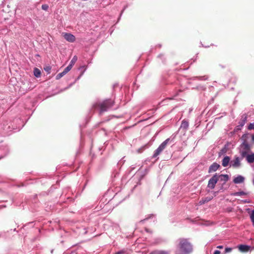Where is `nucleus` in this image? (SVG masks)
Wrapping results in <instances>:
<instances>
[{"instance_id": "4", "label": "nucleus", "mask_w": 254, "mask_h": 254, "mask_svg": "<svg viewBox=\"0 0 254 254\" xmlns=\"http://www.w3.org/2000/svg\"><path fill=\"white\" fill-rule=\"evenodd\" d=\"M178 242V247L183 254H189L192 252V245L188 239L180 238Z\"/></svg>"}, {"instance_id": "12", "label": "nucleus", "mask_w": 254, "mask_h": 254, "mask_svg": "<svg viewBox=\"0 0 254 254\" xmlns=\"http://www.w3.org/2000/svg\"><path fill=\"white\" fill-rule=\"evenodd\" d=\"M220 165L216 162L213 163L209 167L208 172L211 173L216 172L219 168Z\"/></svg>"}, {"instance_id": "43", "label": "nucleus", "mask_w": 254, "mask_h": 254, "mask_svg": "<svg viewBox=\"0 0 254 254\" xmlns=\"http://www.w3.org/2000/svg\"><path fill=\"white\" fill-rule=\"evenodd\" d=\"M217 248L218 249H223V246H221V245H219V246H218L217 247Z\"/></svg>"}, {"instance_id": "19", "label": "nucleus", "mask_w": 254, "mask_h": 254, "mask_svg": "<svg viewBox=\"0 0 254 254\" xmlns=\"http://www.w3.org/2000/svg\"><path fill=\"white\" fill-rule=\"evenodd\" d=\"M248 192H245L244 191H237L231 193V195L233 196H241L243 195H247Z\"/></svg>"}, {"instance_id": "35", "label": "nucleus", "mask_w": 254, "mask_h": 254, "mask_svg": "<svg viewBox=\"0 0 254 254\" xmlns=\"http://www.w3.org/2000/svg\"><path fill=\"white\" fill-rule=\"evenodd\" d=\"M125 253V250H121L117 252L115 254H124Z\"/></svg>"}, {"instance_id": "15", "label": "nucleus", "mask_w": 254, "mask_h": 254, "mask_svg": "<svg viewBox=\"0 0 254 254\" xmlns=\"http://www.w3.org/2000/svg\"><path fill=\"white\" fill-rule=\"evenodd\" d=\"M244 181V177L241 175H238L234 179L233 182L235 184H239L243 183Z\"/></svg>"}, {"instance_id": "40", "label": "nucleus", "mask_w": 254, "mask_h": 254, "mask_svg": "<svg viewBox=\"0 0 254 254\" xmlns=\"http://www.w3.org/2000/svg\"><path fill=\"white\" fill-rule=\"evenodd\" d=\"M242 201L244 203H250V200H248L247 199H245V200H242Z\"/></svg>"}, {"instance_id": "6", "label": "nucleus", "mask_w": 254, "mask_h": 254, "mask_svg": "<svg viewBox=\"0 0 254 254\" xmlns=\"http://www.w3.org/2000/svg\"><path fill=\"white\" fill-rule=\"evenodd\" d=\"M243 158L238 156H235L233 159L231 160L230 162V167H232L234 168H239L241 166V160Z\"/></svg>"}, {"instance_id": "1", "label": "nucleus", "mask_w": 254, "mask_h": 254, "mask_svg": "<svg viewBox=\"0 0 254 254\" xmlns=\"http://www.w3.org/2000/svg\"><path fill=\"white\" fill-rule=\"evenodd\" d=\"M19 119H15L13 121L10 118L2 117L0 119V131L3 135H8L13 130H19L21 129L15 123L20 122Z\"/></svg>"}, {"instance_id": "28", "label": "nucleus", "mask_w": 254, "mask_h": 254, "mask_svg": "<svg viewBox=\"0 0 254 254\" xmlns=\"http://www.w3.org/2000/svg\"><path fill=\"white\" fill-rule=\"evenodd\" d=\"M72 67L71 66V65H68L67 67H66L63 72L66 74L69 71H70Z\"/></svg>"}, {"instance_id": "11", "label": "nucleus", "mask_w": 254, "mask_h": 254, "mask_svg": "<svg viewBox=\"0 0 254 254\" xmlns=\"http://www.w3.org/2000/svg\"><path fill=\"white\" fill-rule=\"evenodd\" d=\"M239 251L241 253H246L251 251V246L247 245H240L238 246Z\"/></svg>"}, {"instance_id": "27", "label": "nucleus", "mask_w": 254, "mask_h": 254, "mask_svg": "<svg viewBox=\"0 0 254 254\" xmlns=\"http://www.w3.org/2000/svg\"><path fill=\"white\" fill-rule=\"evenodd\" d=\"M64 75H65V74L63 71L61 73H59L56 75V79L57 80H59L60 78H61L63 76H64Z\"/></svg>"}, {"instance_id": "14", "label": "nucleus", "mask_w": 254, "mask_h": 254, "mask_svg": "<svg viewBox=\"0 0 254 254\" xmlns=\"http://www.w3.org/2000/svg\"><path fill=\"white\" fill-rule=\"evenodd\" d=\"M142 176H139L137 177L136 176H133V177L131 178V179L130 180V181H134L135 182H136V184L134 185V186L131 189V191H133V190H134L138 185H140L141 184L140 181L142 179Z\"/></svg>"}, {"instance_id": "48", "label": "nucleus", "mask_w": 254, "mask_h": 254, "mask_svg": "<svg viewBox=\"0 0 254 254\" xmlns=\"http://www.w3.org/2000/svg\"><path fill=\"white\" fill-rule=\"evenodd\" d=\"M73 84H71L69 85V87H70Z\"/></svg>"}, {"instance_id": "42", "label": "nucleus", "mask_w": 254, "mask_h": 254, "mask_svg": "<svg viewBox=\"0 0 254 254\" xmlns=\"http://www.w3.org/2000/svg\"><path fill=\"white\" fill-rule=\"evenodd\" d=\"M164 57V55L163 54H160L158 56V58H160L161 59H162V58H163Z\"/></svg>"}, {"instance_id": "31", "label": "nucleus", "mask_w": 254, "mask_h": 254, "mask_svg": "<svg viewBox=\"0 0 254 254\" xmlns=\"http://www.w3.org/2000/svg\"><path fill=\"white\" fill-rule=\"evenodd\" d=\"M249 129H254V122L250 123L248 126Z\"/></svg>"}, {"instance_id": "17", "label": "nucleus", "mask_w": 254, "mask_h": 254, "mask_svg": "<svg viewBox=\"0 0 254 254\" xmlns=\"http://www.w3.org/2000/svg\"><path fill=\"white\" fill-rule=\"evenodd\" d=\"M245 157H246V160L249 163L254 162V153H252L250 154H247Z\"/></svg>"}, {"instance_id": "25", "label": "nucleus", "mask_w": 254, "mask_h": 254, "mask_svg": "<svg viewBox=\"0 0 254 254\" xmlns=\"http://www.w3.org/2000/svg\"><path fill=\"white\" fill-rule=\"evenodd\" d=\"M77 58L76 56H74L73 58L72 59V60H71L69 65H71V66L72 67L73 66V65L75 64V63H76V62L77 61Z\"/></svg>"}, {"instance_id": "21", "label": "nucleus", "mask_w": 254, "mask_h": 254, "mask_svg": "<svg viewBox=\"0 0 254 254\" xmlns=\"http://www.w3.org/2000/svg\"><path fill=\"white\" fill-rule=\"evenodd\" d=\"M84 68V69L83 70V71L81 72L80 74L76 78V79L75 80V82H76L77 80H79L81 78V77L83 75L84 72L85 71V70L86 69V67H85V66H84V65L80 66L79 68V70H81V69Z\"/></svg>"}, {"instance_id": "47", "label": "nucleus", "mask_w": 254, "mask_h": 254, "mask_svg": "<svg viewBox=\"0 0 254 254\" xmlns=\"http://www.w3.org/2000/svg\"><path fill=\"white\" fill-rule=\"evenodd\" d=\"M87 183V182H86V184H85L84 186V188H85V186L86 185Z\"/></svg>"}, {"instance_id": "49", "label": "nucleus", "mask_w": 254, "mask_h": 254, "mask_svg": "<svg viewBox=\"0 0 254 254\" xmlns=\"http://www.w3.org/2000/svg\"><path fill=\"white\" fill-rule=\"evenodd\" d=\"M145 219H144V220H141L140 222H142L143 221H144Z\"/></svg>"}, {"instance_id": "46", "label": "nucleus", "mask_w": 254, "mask_h": 254, "mask_svg": "<svg viewBox=\"0 0 254 254\" xmlns=\"http://www.w3.org/2000/svg\"><path fill=\"white\" fill-rule=\"evenodd\" d=\"M201 44L202 45V47H204L205 48H208V47H209V46H203V45H202L201 43Z\"/></svg>"}, {"instance_id": "18", "label": "nucleus", "mask_w": 254, "mask_h": 254, "mask_svg": "<svg viewBox=\"0 0 254 254\" xmlns=\"http://www.w3.org/2000/svg\"><path fill=\"white\" fill-rule=\"evenodd\" d=\"M208 79V76L207 75H203V76H193L190 79L194 80H207Z\"/></svg>"}, {"instance_id": "44", "label": "nucleus", "mask_w": 254, "mask_h": 254, "mask_svg": "<svg viewBox=\"0 0 254 254\" xmlns=\"http://www.w3.org/2000/svg\"><path fill=\"white\" fill-rule=\"evenodd\" d=\"M5 207H6V206L4 205H0V209H2V208H5Z\"/></svg>"}, {"instance_id": "7", "label": "nucleus", "mask_w": 254, "mask_h": 254, "mask_svg": "<svg viewBox=\"0 0 254 254\" xmlns=\"http://www.w3.org/2000/svg\"><path fill=\"white\" fill-rule=\"evenodd\" d=\"M247 120V115L246 114H243L241 116V119L238 123V125L235 127L234 130L236 131H237L238 130H241L242 127H244V126L246 124Z\"/></svg>"}, {"instance_id": "50", "label": "nucleus", "mask_w": 254, "mask_h": 254, "mask_svg": "<svg viewBox=\"0 0 254 254\" xmlns=\"http://www.w3.org/2000/svg\"><path fill=\"white\" fill-rule=\"evenodd\" d=\"M253 184L254 185V180H253Z\"/></svg>"}, {"instance_id": "36", "label": "nucleus", "mask_w": 254, "mask_h": 254, "mask_svg": "<svg viewBox=\"0 0 254 254\" xmlns=\"http://www.w3.org/2000/svg\"><path fill=\"white\" fill-rule=\"evenodd\" d=\"M248 135H249L248 139H249L250 137H251L252 142H254V134H252V135H249V134H248Z\"/></svg>"}, {"instance_id": "2", "label": "nucleus", "mask_w": 254, "mask_h": 254, "mask_svg": "<svg viewBox=\"0 0 254 254\" xmlns=\"http://www.w3.org/2000/svg\"><path fill=\"white\" fill-rule=\"evenodd\" d=\"M114 102L111 99H107L101 102H96L92 105V110H99V114L101 116L105 112L112 107Z\"/></svg>"}, {"instance_id": "39", "label": "nucleus", "mask_w": 254, "mask_h": 254, "mask_svg": "<svg viewBox=\"0 0 254 254\" xmlns=\"http://www.w3.org/2000/svg\"><path fill=\"white\" fill-rule=\"evenodd\" d=\"M183 90V89H179L176 90L175 95L176 96V95H178V92H182Z\"/></svg>"}, {"instance_id": "37", "label": "nucleus", "mask_w": 254, "mask_h": 254, "mask_svg": "<svg viewBox=\"0 0 254 254\" xmlns=\"http://www.w3.org/2000/svg\"><path fill=\"white\" fill-rule=\"evenodd\" d=\"M127 6H125L124 7V8H123V9L122 10V11H121V13H120V15L119 19L121 18V16H122V14H123V12H124V11L125 10V9L127 8Z\"/></svg>"}, {"instance_id": "33", "label": "nucleus", "mask_w": 254, "mask_h": 254, "mask_svg": "<svg viewBox=\"0 0 254 254\" xmlns=\"http://www.w3.org/2000/svg\"><path fill=\"white\" fill-rule=\"evenodd\" d=\"M144 148H145V146H143V147H141V148H139V149L137 150V152H138V153H141V152L143 151V150H144Z\"/></svg>"}, {"instance_id": "30", "label": "nucleus", "mask_w": 254, "mask_h": 254, "mask_svg": "<svg viewBox=\"0 0 254 254\" xmlns=\"http://www.w3.org/2000/svg\"><path fill=\"white\" fill-rule=\"evenodd\" d=\"M41 8L43 10L47 11L49 8V5L46 4H42Z\"/></svg>"}, {"instance_id": "10", "label": "nucleus", "mask_w": 254, "mask_h": 254, "mask_svg": "<svg viewBox=\"0 0 254 254\" xmlns=\"http://www.w3.org/2000/svg\"><path fill=\"white\" fill-rule=\"evenodd\" d=\"M9 152L6 145H0V159L6 155Z\"/></svg>"}, {"instance_id": "29", "label": "nucleus", "mask_w": 254, "mask_h": 254, "mask_svg": "<svg viewBox=\"0 0 254 254\" xmlns=\"http://www.w3.org/2000/svg\"><path fill=\"white\" fill-rule=\"evenodd\" d=\"M198 90H204L206 89V87L204 85H199L197 86L196 88Z\"/></svg>"}, {"instance_id": "20", "label": "nucleus", "mask_w": 254, "mask_h": 254, "mask_svg": "<svg viewBox=\"0 0 254 254\" xmlns=\"http://www.w3.org/2000/svg\"><path fill=\"white\" fill-rule=\"evenodd\" d=\"M181 127L187 130L189 127V123L186 120H183L182 122Z\"/></svg>"}, {"instance_id": "23", "label": "nucleus", "mask_w": 254, "mask_h": 254, "mask_svg": "<svg viewBox=\"0 0 254 254\" xmlns=\"http://www.w3.org/2000/svg\"><path fill=\"white\" fill-rule=\"evenodd\" d=\"M211 199V198L210 197H205V198L200 200L199 201V203L201 205L209 201Z\"/></svg>"}, {"instance_id": "34", "label": "nucleus", "mask_w": 254, "mask_h": 254, "mask_svg": "<svg viewBox=\"0 0 254 254\" xmlns=\"http://www.w3.org/2000/svg\"><path fill=\"white\" fill-rule=\"evenodd\" d=\"M44 69H45V71H46L50 73V70L51 69V68L50 66H47L46 68H45Z\"/></svg>"}, {"instance_id": "22", "label": "nucleus", "mask_w": 254, "mask_h": 254, "mask_svg": "<svg viewBox=\"0 0 254 254\" xmlns=\"http://www.w3.org/2000/svg\"><path fill=\"white\" fill-rule=\"evenodd\" d=\"M41 71L37 68L34 69V75L36 77H39L41 76Z\"/></svg>"}, {"instance_id": "5", "label": "nucleus", "mask_w": 254, "mask_h": 254, "mask_svg": "<svg viewBox=\"0 0 254 254\" xmlns=\"http://www.w3.org/2000/svg\"><path fill=\"white\" fill-rule=\"evenodd\" d=\"M170 139L169 138L166 139L159 146V147L154 151V154L153 155V158L157 157L162 152V151L166 148L167 144L170 141Z\"/></svg>"}, {"instance_id": "41", "label": "nucleus", "mask_w": 254, "mask_h": 254, "mask_svg": "<svg viewBox=\"0 0 254 254\" xmlns=\"http://www.w3.org/2000/svg\"><path fill=\"white\" fill-rule=\"evenodd\" d=\"M213 254H220V252L218 250H216L214 251Z\"/></svg>"}, {"instance_id": "45", "label": "nucleus", "mask_w": 254, "mask_h": 254, "mask_svg": "<svg viewBox=\"0 0 254 254\" xmlns=\"http://www.w3.org/2000/svg\"><path fill=\"white\" fill-rule=\"evenodd\" d=\"M157 46L159 48H161V45L160 44L157 45Z\"/></svg>"}, {"instance_id": "3", "label": "nucleus", "mask_w": 254, "mask_h": 254, "mask_svg": "<svg viewBox=\"0 0 254 254\" xmlns=\"http://www.w3.org/2000/svg\"><path fill=\"white\" fill-rule=\"evenodd\" d=\"M249 136L248 134H245L241 137L243 142L239 147V153L242 158H245V156L251 151L252 144H249L247 141Z\"/></svg>"}, {"instance_id": "32", "label": "nucleus", "mask_w": 254, "mask_h": 254, "mask_svg": "<svg viewBox=\"0 0 254 254\" xmlns=\"http://www.w3.org/2000/svg\"><path fill=\"white\" fill-rule=\"evenodd\" d=\"M232 249L231 248L227 247L225 249V254L230 253L232 251Z\"/></svg>"}, {"instance_id": "8", "label": "nucleus", "mask_w": 254, "mask_h": 254, "mask_svg": "<svg viewBox=\"0 0 254 254\" xmlns=\"http://www.w3.org/2000/svg\"><path fill=\"white\" fill-rule=\"evenodd\" d=\"M217 173H215L213 176L209 180L208 184H207V188H208L210 189H214L216 184L218 182L217 179Z\"/></svg>"}, {"instance_id": "38", "label": "nucleus", "mask_w": 254, "mask_h": 254, "mask_svg": "<svg viewBox=\"0 0 254 254\" xmlns=\"http://www.w3.org/2000/svg\"><path fill=\"white\" fill-rule=\"evenodd\" d=\"M175 85H180L181 86H182V84L180 82V81L179 80L175 82Z\"/></svg>"}, {"instance_id": "24", "label": "nucleus", "mask_w": 254, "mask_h": 254, "mask_svg": "<svg viewBox=\"0 0 254 254\" xmlns=\"http://www.w3.org/2000/svg\"><path fill=\"white\" fill-rule=\"evenodd\" d=\"M150 254H168V253L164 251H156L151 252Z\"/></svg>"}, {"instance_id": "13", "label": "nucleus", "mask_w": 254, "mask_h": 254, "mask_svg": "<svg viewBox=\"0 0 254 254\" xmlns=\"http://www.w3.org/2000/svg\"><path fill=\"white\" fill-rule=\"evenodd\" d=\"M64 38L67 41L69 42H73L75 40V36L69 33H64Z\"/></svg>"}, {"instance_id": "16", "label": "nucleus", "mask_w": 254, "mask_h": 254, "mask_svg": "<svg viewBox=\"0 0 254 254\" xmlns=\"http://www.w3.org/2000/svg\"><path fill=\"white\" fill-rule=\"evenodd\" d=\"M230 161L231 160L230 157L228 156H225L222 160V165L223 167H226L229 164L230 165Z\"/></svg>"}, {"instance_id": "9", "label": "nucleus", "mask_w": 254, "mask_h": 254, "mask_svg": "<svg viewBox=\"0 0 254 254\" xmlns=\"http://www.w3.org/2000/svg\"><path fill=\"white\" fill-rule=\"evenodd\" d=\"M217 181L222 182V184L224 185L227 182H228L230 177L227 174H217Z\"/></svg>"}, {"instance_id": "26", "label": "nucleus", "mask_w": 254, "mask_h": 254, "mask_svg": "<svg viewBox=\"0 0 254 254\" xmlns=\"http://www.w3.org/2000/svg\"><path fill=\"white\" fill-rule=\"evenodd\" d=\"M251 220L252 222L253 226L254 227V209L252 210L250 215Z\"/></svg>"}]
</instances>
